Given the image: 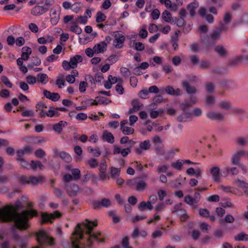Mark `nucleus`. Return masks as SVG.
Masks as SVG:
<instances>
[{
  "mask_svg": "<svg viewBox=\"0 0 248 248\" xmlns=\"http://www.w3.org/2000/svg\"><path fill=\"white\" fill-rule=\"evenodd\" d=\"M35 155L38 158H42L46 155V153L42 149L39 148L36 150L34 153Z\"/></svg>",
  "mask_w": 248,
  "mask_h": 248,
  "instance_id": "nucleus-51",
  "label": "nucleus"
},
{
  "mask_svg": "<svg viewBox=\"0 0 248 248\" xmlns=\"http://www.w3.org/2000/svg\"><path fill=\"white\" fill-rule=\"evenodd\" d=\"M146 184L143 181L137 182L136 189L138 191H142L146 186Z\"/></svg>",
  "mask_w": 248,
  "mask_h": 248,
  "instance_id": "nucleus-42",
  "label": "nucleus"
},
{
  "mask_svg": "<svg viewBox=\"0 0 248 248\" xmlns=\"http://www.w3.org/2000/svg\"><path fill=\"white\" fill-rule=\"evenodd\" d=\"M184 202L194 208H196L197 207V205L194 204V201L193 197L189 195H188L185 197Z\"/></svg>",
  "mask_w": 248,
  "mask_h": 248,
  "instance_id": "nucleus-35",
  "label": "nucleus"
},
{
  "mask_svg": "<svg viewBox=\"0 0 248 248\" xmlns=\"http://www.w3.org/2000/svg\"><path fill=\"white\" fill-rule=\"evenodd\" d=\"M59 156L65 162L69 163L72 160V157L70 155L65 152L60 153Z\"/></svg>",
  "mask_w": 248,
  "mask_h": 248,
  "instance_id": "nucleus-33",
  "label": "nucleus"
},
{
  "mask_svg": "<svg viewBox=\"0 0 248 248\" xmlns=\"http://www.w3.org/2000/svg\"><path fill=\"white\" fill-rule=\"evenodd\" d=\"M35 236L38 244L42 248L46 245L53 246L55 245V239L49 236L43 230L39 231L36 233Z\"/></svg>",
  "mask_w": 248,
  "mask_h": 248,
  "instance_id": "nucleus-3",
  "label": "nucleus"
},
{
  "mask_svg": "<svg viewBox=\"0 0 248 248\" xmlns=\"http://www.w3.org/2000/svg\"><path fill=\"white\" fill-rule=\"evenodd\" d=\"M60 115V113L55 109V108L52 107H50L49 109L46 112V115L49 117H59Z\"/></svg>",
  "mask_w": 248,
  "mask_h": 248,
  "instance_id": "nucleus-30",
  "label": "nucleus"
},
{
  "mask_svg": "<svg viewBox=\"0 0 248 248\" xmlns=\"http://www.w3.org/2000/svg\"><path fill=\"white\" fill-rule=\"evenodd\" d=\"M215 51L221 57H226L228 54V51L223 46L220 45L216 46L215 47Z\"/></svg>",
  "mask_w": 248,
  "mask_h": 248,
  "instance_id": "nucleus-24",
  "label": "nucleus"
},
{
  "mask_svg": "<svg viewBox=\"0 0 248 248\" xmlns=\"http://www.w3.org/2000/svg\"><path fill=\"white\" fill-rule=\"evenodd\" d=\"M220 35L221 30L217 29L214 30L210 34V36L212 38V40L215 41V43H216Z\"/></svg>",
  "mask_w": 248,
  "mask_h": 248,
  "instance_id": "nucleus-38",
  "label": "nucleus"
},
{
  "mask_svg": "<svg viewBox=\"0 0 248 248\" xmlns=\"http://www.w3.org/2000/svg\"><path fill=\"white\" fill-rule=\"evenodd\" d=\"M160 15V11L157 9H155L153 10L151 14L152 18L154 20L158 19Z\"/></svg>",
  "mask_w": 248,
  "mask_h": 248,
  "instance_id": "nucleus-54",
  "label": "nucleus"
},
{
  "mask_svg": "<svg viewBox=\"0 0 248 248\" xmlns=\"http://www.w3.org/2000/svg\"><path fill=\"white\" fill-rule=\"evenodd\" d=\"M139 148L135 149V151L137 154L140 155L142 151L148 150L150 149V143L149 140H145L143 142H141L139 145Z\"/></svg>",
  "mask_w": 248,
  "mask_h": 248,
  "instance_id": "nucleus-14",
  "label": "nucleus"
},
{
  "mask_svg": "<svg viewBox=\"0 0 248 248\" xmlns=\"http://www.w3.org/2000/svg\"><path fill=\"white\" fill-rule=\"evenodd\" d=\"M88 116L86 113L83 112H80L77 114L76 118L77 120L79 121H84L87 119Z\"/></svg>",
  "mask_w": 248,
  "mask_h": 248,
  "instance_id": "nucleus-59",
  "label": "nucleus"
},
{
  "mask_svg": "<svg viewBox=\"0 0 248 248\" xmlns=\"http://www.w3.org/2000/svg\"><path fill=\"white\" fill-rule=\"evenodd\" d=\"M213 180L216 183L219 182L220 180V170L217 166H214L210 170Z\"/></svg>",
  "mask_w": 248,
  "mask_h": 248,
  "instance_id": "nucleus-8",
  "label": "nucleus"
},
{
  "mask_svg": "<svg viewBox=\"0 0 248 248\" xmlns=\"http://www.w3.org/2000/svg\"><path fill=\"white\" fill-rule=\"evenodd\" d=\"M15 43L18 46H21L25 43V40L22 37H18L16 39Z\"/></svg>",
  "mask_w": 248,
  "mask_h": 248,
  "instance_id": "nucleus-60",
  "label": "nucleus"
},
{
  "mask_svg": "<svg viewBox=\"0 0 248 248\" xmlns=\"http://www.w3.org/2000/svg\"><path fill=\"white\" fill-rule=\"evenodd\" d=\"M199 214L204 217H209V212L205 208H202L199 210Z\"/></svg>",
  "mask_w": 248,
  "mask_h": 248,
  "instance_id": "nucleus-61",
  "label": "nucleus"
},
{
  "mask_svg": "<svg viewBox=\"0 0 248 248\" xmlns=\"http://www.w3.org/2000/svg\"><path fill=\"white\" fill-rule=\"evenodd\" d=\"M206 116L211 120L222 121L224 119V115L219 112H208L206 113Z\"/></svg>",
  "mask_w": 248,
  "mask_h": 248,
  "instance_id": "nucleus-17",
  "label": "nucleus"
},
{
  "mask_svg": "<svg viewBox=\"0 0 248 248\" xmlns=\"http://www.w3.org/2000/svg\"><path fill=\"white\" fill-rule=\"evenodd\" d=\"M71 172L74 179L78 180L80 178V171L78 169H72Z\"/></svg>",
  "mask_w": 248,
  "mask_h": 248,
  "instance_id": "nucleus-44",
  "label": "nucleus"
},
{
  "mask_svg": "<svg viewBox=\"0 0 248 248\" xmlns=\"http://www.w3.org/2000/svg\"><path fill=\"white\" fill-rule=\"evenodd\" d=\"M78 190L79 187L76 184H71L67 189V193L71 197L76 196L78 194Z\"/></svg>",
  "mask_w": 248,
  "mask_h": 248,
  "instance_id": "nucleus-21",
  "label": "nucleus"
},
{
  "mask_svg": "<svg viewBox=\"0 0 248 248\" xmlns=\"http://www.w3.org/2000/svg\"><path fill=\"white\" fill-rule=\"evenodd\" d=\"M88 83L84 81H81L79 85V90L80 93H84L86 91Z\"/></svg>",
  "mask_w": 248,
  "mask_h": 248,
  "instance_id": "nucleus-55",
  "label": "nucleus"
},
{
  "mask_svg": "<svg viewBox=\"0 0 248 248\" xmlns=\"http://www.w3.org/2000/svg\"><path fill=\"white\" fill-rule=\"evenodd\" d=\"M157 195L160 201H162L164 198L166 197L167 193L165 190L160 189L157 192Z\"/></svg>",
  "mask_w": 248,
  "mask_h": 248,
  "instance_id": "nucleus-64",
  "label": "nucleus"
},
{
  "mask_svg": "<svg viewBox=\"0 0 248 248\" xmlns=\"http://www.w3.org/2000/svg\"><path fill=\"white\" fill-rule=\"evenodd\" d=\"M122 245L123 248H131L129 246V238L127 236L123 238Z\"/></svg>",
  "mask_w": 248,
  "mask_h": 248,
  "instance_id": "nucleus-62",
  "label": "nucleus"
},
{
  "mask_svg": "<svg viewBox=\"0 0 248 248\" xmlns=\"http://www.w3.org/2000/svg\"><path fill=\"white\" fill-rule=\"evenodd\" d=\"M171 17L170 13L167 10H165L162 14V18L166 22H170Z\"/></svg>",
  "mask_w": 248,
  "mask_h": 248,
  "instance_id": "nucleus-37",
  "label": "nucleus"
},
{
  "mask_svg": "<svg viewBox=\"0 0 248 248\" xmlns=\"http://www.w3.org/2000/svg\"><path fill=\"white\" fill-rule=\"evenodd\" d=\"M245 155V151L240 150L236 151L232 154L231 157V163L234 165H237L240 163V159L243 156Z\"/></svg>",
  "mask_w": 248,
  "mask_h": 248,
  "instance_id": "nucleus-5",
  "label": "nucleus"
},
{
  "mask_svg": "<svg viewBox=\"0 0 248 248\" xmlns=\"http://www.w3.org/2000/svg\"><path fill=\"white\" fill-rule=\"evenodd\" d=\"M110 176L113 179H116L117 177H119L120 175L121 169L116 168L114 167H111L110 168Z\"/></svg>",
  "mask_w": 248,
  "mask_h": 248,
  "instance_id": "nucleus-28",
  "label": "nucleus"
},
{
  "mask_svg": "<svg viewBox=\"0 0 248 248\" xmlns=\"http://www.w3.org/2000/svg\"><path fill=\"white\" fill-rule=\"evenodd\" d=\"M241 62H242L241 56H237L230 61V65L231 66H235Z\"/></svg>",
  "mask_w": 248,
  "mask_h": 248,
  "instance_id": "nucleus-45",
  "label": "nucleus"
},
{
  "mask_svg": "<svg viewBox=\"0 0 248 248\" xmlns=\"http://www.w3.org/2000/svg\"><path fill=\"white\" fill-rule=\"evenodd\" d=\"M92 204L94 209H96L100 206L107 208L110 205V201L108 199L103 198L101 202L97 201H93Z\"/></svg>",
  "mask_w": 248,
  "mask_h": 248,
  "instance_id": "nucleus-11",
  "label": "nucleus"
},
{
  "mask_svg": "<svg viewBox=\"0 0 248 248\" xmlns=\"http://www.w3.org/2000/svg\"><path fill=\"white\" fill-rule=\"evenodd\" d=\"M62 68L66 71H68L70 69H72V66L70 63V61L68 62L66 60H64L62 62Z\"/></svg>",
  "mask_w": 248,
  "mask_h": 248,
  "instance_id": "nucleus-56",
  "label": "nucleus"
},
{
  "mask_svg": "<svg viewBox=\"0 0 248 248\" xmlns=\"http://www.w3.org/2000/svg\"><path fill=\"white\" fill-rule=\"evenodd\" d=\"M115 37L113 41L114 46L117 48H122L125 40V36L123 34H119L118 36H117V34H116Z\"/></svg>",
  "mask_w": 248,
  "mask_h": 248,
  "instance_id": "nucleus-12",
  "label": "nucleus"
},
{
  "mask_svg": "<svg viewBox=\"0 0 248 248\" xmlns=\"http://www.w3.org/2000/svg\"><path fill=\"white\" fill-rule=\"evenodd\" d=\"M38 78H39L38 81L43 84H46L47 81L46 79L48 78V76L46 74H38Z\"/></svg>",
  "mask_w": 248,
  "mask_h": 248,
  "instance_id": "nucleus-52",
  "label": "nucleus"
},
{
  "mask_svg": "<svg viewBox=\"0 0 248 248\" xmlns=\"http://www.w3.org/2000/svg\"><path fill=\"white\" fill-rule=\"evenodd\" d=\"M183 160H178L175 162L171 163V167L177 170H180L182 169Z\"/></svg>",
  "mask_w": 248,
  "mask_h": 248,
  "instance_id": "nucleus-40",
  "label": "nucleus"
},
{
  "mask_svg": "<svg viewBox=\"0 0 248 248\" xmlns=\"http://www.w3.org/2000/svg\"><path fill=\"white\" fill-rule=\"evenodd\" d=\"M219 106L221 108L229 109L231 108L232 104L228 101H222L220 102Z\"/></svg>",
  "mask_w": 248,
  "mask_h": 248,
  "instance_id": "nucleus-41",
  "label": "nucleus"
},
{
  "mask_svg": "<svg viewBox=\"0 0 248 248\" xmlns=\"http://www.w3.org/2000/svg\"><path fill=\"white\" fill-rule=\"evenodd\" d=\"M138 208L141 211H143L146 209L151 211L153 210V206L151 204V202L150 201H147V202L142 201L139 204Z\"/></svg>",
  "mask_w": 248,
  "mask_h": 248,
  "instance_id": "nucleus-18",
  "label": "nucleus"
},
{
  "mask_svg": "<svg viewBox=\"0 0 248 248\" xmlns=\"http://www.w3.org/2000/svg\"><path fill=\"white\" fill-rule=\"evenodd\" d=\"M149 92L148 90L145 89L140 91L139 93V96L142 99H146L148 98Z\"/></svg>",
  "mask_w": 248,
  "mask_h": 248,
  "instance_id": "nucleus-63",
  "label": "nucleus"
},
{
  "mask_svg": "<svg viewBox=\"0 0 248 248\" xmlns=\"http://www.w3.org/2000/svg\"><path fill=\"white\" fill-rule=\"evenodd\" d=\"M180 218L182 221H185L188 218V216L186 214V210L184 209H181L180 210Z\"/></svg>",
  "mask_w": 248,
  "mask_h": 248,
  "instance_id": "nucleus-50",
  "label": "nucleus"
},
{
  "mask_svg": "<svg viewBox=\"0 0 248 248\" xmlns=\"http://www.w3.org/2000/svg\"><path fill=\"white\" fill-rule=\"evenodd\" d=\"M60 217H61V214L58 211H55L54 213L49 214L45 213H42V218L44 223L47 222L52 223L50 219L59 218Z\"/></svg>",
  "mask_w": 248,
  "mask_h": 248,
  "instance_id": "nucleus-6",
  "label": "nucleus"
},
{
  "mask_svg": "<svg viewBox=\"0 0 248 248\" xmlns=\"http://www.w3.org/2000/svg\"><path fill=\"white\" fill-rule=\"evenodd\" d=\"M70 31L77 34H80L82 32L81 28L78 26L76 22H72L70 27Z\"/></svg>",
  "mask_w": 248,
  "mask_h": 248,
  "instance_id": "nucleus-27",
  "label": "nucleus"
},
{
  "mask_svg": "<svg viewBox=\"0 0 248 248\" xmlns=\"http://www.w3.org/2000/svg\"><path fill=\"white\" fill-rule=\"evenodd\" d=\"M102 138L110 143H113L114 142V137L112 134L110 132H105L102 135Z\"/></svg>",
  "mask_w": 248,
  "mask_h": 248,
  "instance_id": "nucleus-26",
  "label": "nucleus"
},
{
  "mask_svg": "<svg viewBox=\"0 0 248 248\" xmlns=\"http://www.w3.org/2000/svg\"><path fill=\"white\" fill-rule=\"evenodd\" d=\"M0 80L1 82L8 88H12L13 87V84L10 81L9 78L5 76H1L0 77Z\"/></svg>",
  "mask_w": 248,
  "mask_h": 248,
  "instance_id": "nucleus-39",
  "label": "nucleus"
},
{
  "mask_svg": "<svg viewBox=\"0 0 248 248\" xmlns=\"http://www.w3.org/2000/svg\"><path fill=\"white\" fill-rule=\"evenodd\" d=\"M48 10V7L36 5L32 8L31 11V14L33 16H39L46 13Z\"/></svg>",
  "mask_w": 248,
  "mask_h": 248,
  "instance_id": "nucleus-9",
  "label": "nucleus"
},
{
  "mask_svg": "<svg viewBox=\"0 0 248 248\" xmlns=\"http://www.w3.org/2000/svg\"><path fill=\"white\" fill-rule=\"evenodd\" d=\"M107 18L106 16L101 11H99L96 15V22L100 23L105 21Z\"/></svg>",
  "mask_w": 248,
  "mask_h": 248,
  "instance_id": "nucleus-36",
  "label": "nucleus"
},
{
  "mask_svg": "<svg viewBox=\"0 0 248 248\" xmlns=\"http://www.w3.org/2000/svg\"><path fill=\"white\" fill-rule=\"evenodd\" d=\"M182 85L188 94L194 93L197 91L196 88L194 86H191L187 81H183Z\"/></svg>",
  "mask_w": 248,
  "mask_h": 248,
  "instance_id": "nucleus-23",
  "label": "nucleus"
},
{
  "mask_svg": "<svg viewBox=\"0 0 248 248\" xmlns=\"http://www.w3.org/2000/svg\"><path fill=\"white\" fill-rule=\"evenodd\" d=\"M43 94L46 98L49 99L53 102H57L60 98V96L58 93H52L46 90H44Z\"/></svg>",
  "mask_w": 248,
  "mask_h": 248,
  "instance_id": "nucleus-13",
  "label": "nucleus"
},
{
  "mask_svg": "<svg viewBox=\"0 0 248 248\" xmlns=\"http://www.w3.org/2000/svg\"><path fill=\"white\" fill-rule=\"evenodd\" d=\"M234 221V218L233 216L230 214L227 215L225 218L224 220H222V219L220 220L219 222L220 224H223L224 222L227 223H232Z\"/></svg>",
  "mask_w": 248,
  "mask_h": 248,
  "instance_id": "nucleus-46",
  "label": "nucleus"
},
{
  "mask_svg": "<svg viewBox=\"0 0 248 248\" xmlns=\"http://www.w3.org/2000/svg\"><path fill=\"white\" fill-rule=\"evenodd\" d=\"M22 202L19 199L14 204H10L0 208V221L4 222H14L15 227L19 230H26L30 227L29 220L37 216L34 209L24 210Z\"/></svg>",
  "mask_w": 248,
  "mask_h": 248,
  "instance_id": "nucleus-1",
  "label": "nucleus"
},
{
  "mask_svg": "<svg viewBox=\"0 0 248 248\" xmlns=\"http://www.w3.org/2000/svg\"><path fill=\"white\" fill-rule=\"evenodd\" d=\"M225 171H223L222 172L223 176L224 177H226L228 174H231L232 175H236L239 173L238 170L234 167H232L231 168H225Z\"/></svg>",
  "mask_w": 248,
  "mask_h": 248,
  "instance_id": "nucleus-25",
  "label": "nucleus"
},
{
  "mask_svg": "<svg viewBox=\"0 0 248 248\" xmlns=\"http://www.w3.org/2000/svg\"><path fill=\"white\" fill-rule=\"evenodd\" d=\"M18 179L21 185L29 184L30 177L22 175L18 177Z\"/></svg>",
  "mask_w": 248,
  "mask_h": 248,
  "instance_id": "nucleus-48",
  "label": "nucleus"
},
{
  "mask_svg": "<svg viewBox=\"0 0 248 248\" xmlns=\"http://www.w3.org/2000/svg\"><path fill=\"white\" fill-rule=\"evenodd\" d=\"M82 61L83 58L81 55H76L75 56L71 57L69 61L72 66V69H74L77 67L78 63L81 62Z\"/></svg>",
  "mask_w": 248,
  "mask_h": 248,
  "instance_id": "nucleus-22",
  "label": "nucleus"
},
{
  "mask_svg": "<svg viewBox=\"0 0 248 248\" xmlns=\"http://www.w3.org/2000/svg\"><path fill=\"white\" fill-rule=\"evenodd\" d=\"M234 239L237 241H248V234L240 232L234 236Z\"/></svg>",
  "mask_w": 248,
  "mask_h": 248,
  "instance_id": "nucleus-31",
  "label": "nucleus"
},
{
  "mask_svg": "<svg viewBox=\"0 0 248 248\" xmlns=\"http://www.w3.org/2000/svg\"><path fill=\"white\" fill-rule=\"evenodd\" d=\"M201 42L204 48L206 50H208L216 44L215 41L212 40L210 36L206 34H201Z\"/></svg>",
  "mask_w": 248,
  "mask_h": 248,
  "instance_id": "nucleus-4",
  "label": "nucleus"
},
{
  "mask_svg": "<svg viewBox=\"0 0 248 248\" xmlns=\"http://www.w3.org/2000/svg\"><path fill=\"white\" fill-rule=\"evenodd\" d=\"M61 11H57L56 10L51 9L50 10V22L52 25H56L59 21L60 18Z\"/></svg>",
  "mask_w": 248,
  "mask_h": 248,
  "instance_id": "nucleus-10",
  "label": "nucleus"
},
{
  "mask_svg": "<svg viewBox=\"0 0 248 248\" xmlns=\"http://www.w3.org/2000/svg\"><path fill=\"white\" fill-rule=\"evenodd\" d=\"M131 104L133 107L128 110V114H129L138 111L143 106V104L140 103L138 99H133L132 101Z\"/></svg>",
  "mask_w": 248,
  "mask_h": 248,
  "instance_id": "nucleus-15",
  "label": "nucleus"
},
{
  "mask_svg": "<svg viewBox=\"0 0 248 248\" xmlns=\"http://www.w3.org/2000/svg\"><path fill=\"white\" fill-rule=\"evenodd\" d=\"M120 72L125 77H129L131 75V73L127 68L122 67L120 68Z\"/></svg>",
  "mask_w": 248,
  "mask_h": 248,
  "instance_id": "nucleus-57",
  "label": "nucleus"
},
{
  "mask_svg": "<svg viewBox=\"0 0 248 248\" xmlns=\"http://www.w3.org/2000/svg\"><path fill=\"white\" fill-rule=\"evenodd\" d=\"M135 44V49L137 51H142L144 49V45L141 42L134 43Z\"/></svg>",
  "mask_w": 248,
  "mask_h": 248,
  "instance_id": "nucleus-58",
  "label": "nucleus"
},
{
  "mask_svg": "<svg viewBox=\"0 0 248 248\" xmlns=\"http://www.w3.org/2000/svg\"><path fill=\"white\" fill-rule=\"evenodd\" d=\"M191 115H193L195 117H200L202 115V109L198 107L194 108L192 112H190Z\"/></svg>",
  "mask_w": 248,
  "mask_h": 248,
  "instance_id": "nucleus-47",
  "label": "nucleus"
},
{
  "mask_svg": "<svg viewBox=\"0 0 248 248\" xmlns=\"http://www.w3.org/2000/svg\"><path fill=\"white\" fill-rule=\"evenodd\" d=\"M107 44L106 41H101L99 43L93 46L95 54L99 53H103L107 49Z\"/></svg>",
  "mask_w": 248,
  "mask_h": 248,
  "instance_id": "nucleus-16",
  "label": "nucleus"
},
{
  "mask_svg": "<svg viewBox=\"0 0 248 248\" xmlns=\"http://www.w3.org/2000/svg\"><path fill=\"white\" fill-rule=\"evenodd\" d=\"M205 104L210 107H213L215 103V97L212 95H208L205 99Z\"/></svg>",
  "mask_w": 248,
  "mask_h": 248,
  "instance_id": "nucleus-34",
  "label": "nucleus"
},
{
  "mask_svg": "<svg viewBox=\"0 0 248 248\" xmlns=\"http://www.w3.org/2000/svg\"><path fill=\"white\" fill-rule=\"evenodd\" d=\"M97 225L96 221H92L86 219L81 223H78L71 237L72 248H92L95 243H103L104 238H99L100 232H93L94 227Z\"/></svg>",
  "mask_w": 248,
  "mask_h": 248,
  "instance_id": "nucleus-2",
  "label": "nucleus"
},
{
  "mask_svg": "<svg viewBox=\"0 0 248 248\" xmlns=\"http://www.w3.org/2000/svg\"><path fill=\"white\" fill-rule=\"evenodd\" d=\"M12 233L14 238L19 243V248H28V246L26 238H23L20 240V236L18 234L17 231L15 228L12 229Z\"/></svg>",
  "mask_w": 248,
  "mask_h": 248,
  "instance_id": "nucleus-7",
  "label": "nucleus"
},
{
  "mask_svg": "<svg viewBox=\"0 0 248 248\" xmlns=\"http://www.w3.org/2000/svg\"><path fill=\"white\" fill-rule=\"evenodd\" d=\"M190 115H191L190 112L185 113L183 111V113L177 117V120L180 122H186Z\"/></svg>",
  "mask_w": 248,
  "mask_h": 248,
  "instance_id": "nucleus-32",
  "label": "nucleus"
},
{
  "mask_svg": "<svg viewBox=\"0 0 248 248\" xmlns=\"http://www.w3.org/2000/svg\"><path fill=\"white\" fill-rule=\"evenodd\" d=\"M205 90L207 93H213L215 92V87L212 83L208 82L205 85Z\"/></svg>",
  "mask_w": 248,
  "mask_h": 248,
  "instance_id": "nucleus-53",
  "label": "nucleus"
},
{
  "mask_svg": "<svg viewBox=\"0 0 248 248\" xmlns=\"http://www.w3.org/2000/svg\"><path fill=\"white\" fill-rule=\"evenodd\" d=\"M54 2V0H42L38 3L44 4V5L43 6L48 7V8L49 9V7L51 6L52 5H53Z\"/></svg>",
  "mask_w": 248,
  "mask_h": 248,
  "instance_id": "nucleus-49",
  "label": "nucleus"
},
{
  "mask_svg": "<svg viewBox=\"0 0 248 248\" xmlns=\"http://www.w3.org/2000/svg\"><path fill=\"white\" fill-rule=\"evenodd\" d=\"M121 130L124 134L126 135L132 134L134 132V128L130 127L124 126L121 128Z\"/></svg>",
  "mask_w": 248,
  "mask_h": 248,
  "instance_id": "nucleus-43",
  "label": "nucleus"
},
{
  "mask_svg": "<svg viewBox=\"0 0 248 248\" xmlns=\"http://www.w3.org/2000/svg\"><path fill=\"white\" fill-rule=\"evenodd\" d=\"M198 3L197 2H192L187 5V9L191 16H193L195 15V9L198 6Z\"/></svg>",
  "mask_w": 248,
  "mask_h": 248,
  "instance_id": "nucleus-29",
  "label": "nucleus"
},
{
  "mask_svg": "<svg viewBox=\"0 0 248 248\" xmlns=\"http://www.w3.org/2000/svg\"><path fill=\"white\" fill-rule=\"evenodd\" d=\"M96 99H98V100H94L93 103H91V105L96 106L98 104L108 105L111 102V101L109 99L103 96H97Z\"/></svg>",
  "mask_w": 248,
  "mask_h": 248,
  "instance_id": "nucleus-20",
  "label": "nucleus"
},
{
  "mask_svg": "<svg viewBox=\"0 0 248 248\" xmlns=\"http://www.w3.org/2000/svg\"><path fill=\"white\" fill-rule=\"evenodd\" d=\"M165 92L170 95L179 96L181 94V90L180 89L175 90L170 86H167L165 89Z\"/></svg>",
  "mask_w": 248,
  "mask_h": 248,
  "instance_id": "nucleus-19",
  "label": "nucleus"
}]
</instances>
